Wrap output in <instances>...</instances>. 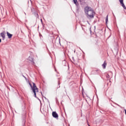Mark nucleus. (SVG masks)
Wrapping results in <instances>:
<instances>
[{"label": "nucleus", "instance_id": "nucleus-9", "mask_svg": "<svg viewBox=\"0 0 126 126\" xmlns=\"http://www.w3.org/2000/svg\"><path fill=\"white\" fill-rule=\"evenodd\" d=\"M73 2L76 4L77 6H78V3H77V0H73Z\"/></svg>", "mask_w": 126, "mask_h": 126}, {"label": "nucleus", "instance_id": "nucleus-16", "mask_svg": "<svg viewBox=\"0 0 126 126\" xmlns=\"http://www.w3.org/2000/svg\"><path fill=\"white\" fill-rule=\"evenodd\" d=\"M89 126H90V125H89Z\"/></svg>", "mask_w": 126, "mask_h": 126}, {"label": "nucleus", "instance_id": "nucleus-7", "mask_svg": "<svg viewBox=\"0 0 126 126\" xmlns=\"http://www.w3.org/2000/svg\"><path fill=\"white\" fill-rule=\"evenodd\" d=\"M28 61L34 63V61H33V58L32 57L30 56L28 58Z\"/></svg>", "mask_w": 126, "mask_h": 126}, {"label": "nucleus", "instance_id": "nucleus-12", "mask_svg": "<svg viewBox=\"0 0 126 126\" xmlns=\"http://www.w3.org/2000/svg\"><path fill=\"white\" fill-rule=\"evenodd\" d=\"M23 77H24V78H25V79H27V78H26V77L24 75H23Z\"/></svg>", "mask_w": 126, "mask_h": 126}, {"label": "nucleus", "instance_id": "nucleus-5", "mask_svg": "<svg viewBox=\"0 0 126 126\" xmlns=\"http://www.w3.org/2000/svg\"><path fill=\"white\" fill-rule=\"evenodd\" d=\"M52 116H53V118H55L56 119L57 118H59V115H58L57 114L56 112H52Z\"/></svg>", "mask_w": 126, "mask_h": 126}, {"label": "nucleus", "instance_id": "nucleus-6", "mask_svg": "<svg viewBox=\"0 0 126 126\" xmlns=\"http://www.w3.org/2000/svg\"><path fill=\"white\" fill-rule=\"evenodd\" d=\"M6 34L9 39H11V38H12V34H10L8 32H7Z\"/></svg>", "mask_w": 126, "mask_h": 126}, {"label": "nucleus", "instance_id": "nucleus-1", "mask_svg": "<svg viewBox=\"0 0 126 126\" xmlns=\"http://www.w3.org/2000/svg\"><path fill=\"white\" fill-rule=\"evenodd\" d=\"M84 12L87 18H94V10L89 6H87L84 8Z\"/></svg>", "mask_w": 126, "mask_h": 126}, {"label": "nucleus", "instance_id": "nucleus-3", "mask_svg": "<svg viewBox=\"0 0 126 126\" xmlns=\"http://www.w3.org/2000/svg\"><path fill=\"white\" fill-rule=\"evenodd\" d=\"M1 37H2V39L4 40L5 39V32H3L0 33Z\"/></svg>", "mask_w": 126, "mask_h": 126}, {"label": "nucleus", "instance_id": "nucleus-17", "mask_svg": "<svg viewBox=\"0 0 126 126\" xmlns=\"http://www.w3.org/2000/svg\"><path fill=\"white\" fill-rule=\"evenodd\" d=\"M89 126H90V125H89Z\"/></svg>", "mask_w": 126, "mask_h": 126}, {"label": "nucleus", "instance_id": "nucleus-15", "mask_svg": "<svg viewBox=\"0 0 126 126\" xmlns=\"http://www.w3.org/2000/svg\"><path fill=\"white\" fill-rule=\"evenodd\" d=\"M41 22H42V19L41 20Z\"/></svg>", "mask_w": 126, "mask_h": 126}, {"label": "nucleus", "instance_id": "nucleus-10", "mask_svg": "<svg viewBox=\"0 0 126 126\" xmlns=\"http://www.w3.org/2000/svg\"><path fill=\"white\" fill-rule=\"evenodd\" d=\"M108 16H109V15H107L106 17V20H105V23L106 24H107V23H108Z\"/></svg>", "mask_w": 126, "mask_h": 126}, {"label": "nucleus", "instance_id": "nucleus-14", "mask_svg": "<svg viewBox=\"0 0 126 126\" xmlns=\"http://www.w3.org/2000/svg\"><path fill=\"white\" fill-rule=\"evenodd\" d=\"M59 85H60V83H59Z\"/></svg>", "mask_w": 126, "mask_h": 126}, {"label": "nucleus", "instance_id": "nucleus-8", "mask_svg": "<svg viewBox=\"0 0 126 126\" xmlns=\"http://www.w3.org/2000/svg\"><path fill=\"white\" fill-rule=\"evenodd\" d=\"M102 66L104 69L106 68V66H107V63H106V61H104V63L102 64Z\"/></svg>", "mask_w": 126, "mask_h": 126}, {"label": "nucleus", "instance_id": "nucleus-4", "mask_svg": "<svg viewBox=\"0 0 126 126\" xmlns=\"http://www.w3.org/2000/svg\"><path fill=\"white\" fill-rule=\"evenodd\" d=\"M119 1L122 5V6L123 7L124 9H126V6L125 5V4L124 3V0H119Z\"/></svg>", "mask_w": 126, "mask_h": 126}, {"label": "nucleus", "instance_id": "nucleus-13", "mask_svg": "<svg viewBox=\"0 0 126 126\" xmlns=\"http://www.w3.org/2000/svg\"><path fill=\"white\" fill-rule=\"evenodd\" d=\"M1 42V39H0V43Z\"/></svg>", "mask_w": 126, "mask_h": 126}, {"label": "nucleus", "instance_id": "nucleus-2", "mask_svg": "<svg viewBox=\"0 0 126 126\" xmlns=\"http://www.w3.org/2000/svg\"><path fill=\"white\" fill-rule=\"evenodd\" d=\"M33 86H32V85H31V83H30V85L32 90V92L34 93V97L36 98V92H38V88H37V86H36V84L34 83H32Z\"/></svg>", "mask_w": 126, "mask_h": 126}, {"label": "nucleus", "instance_id": "nucleus-11", "mask_svg": "<svg viewBox=\"0 0 126 126\" xmlns=\"http://www.w3.org/2000/svg\"><path fill=\"white\" fill-rule=\"evenodd\" d=\"M85 0H79L81 4H83V3H84Z\"/></svg>", "mask_w": 126, "mask_h": 126}]
</instances>
